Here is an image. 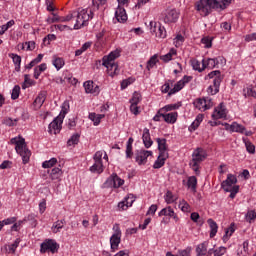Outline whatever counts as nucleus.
<instances>
[{
  "label": "nucleus",
  "mask_w": 256,
  "mask_h": 256,
  "mask_svg": "<svg viewBox=\"0 0 256 256\" xmlns=\"http://www.w3.org/2000/svg\"><path fill=\"white\" fill-rule=\"evenodd\" d=\"M233 3V0H199L196 2V11L206 17L208 13L211 12V9H217L218 11H223Z\"/></svg>",
  "instance_id": "1"
},
{
  "label": "nucleus",
  "mask_w": 256,
  "mask_h": 256,
  "mask_svg": "<svg viewBox=\"0 0 256 256\" xmlns=\"http://www.w3.org/2000/svg\"><path fill=\"white\" fill-rule=\"evenodd\" d=\"M119 57H121V51L116 49L102 58V65L106 68L109 77L119 75V65L115 62Z\"/></svg>",
  "instance_id": "2"
},
{
  "label": "nucleus",
  "mask_w": 256,
  "mask_h": 256,
  "mask_svg": "<svg viewBox=\"0 0 256 256\" xmlns=\"http://www.w3.org/2000/svg\"><path fill=\"white\" fill-rule=\"evenodd\" d=\"M12 145H15V151L19 156L22 157V161L25 164L29 163V159H31V151L27 148V144H25V139L21 137H15L10 140Z\"/></svg>",
  "instance_id": "3"
},
{
  "label": "nucleus",
  "mask_w": 256,
  "mask_h": 256,
  "mask_svg": "<svg viewBox=\"0 0 256 256\" xmlns=\"http://www.w3.org/2000/svg\"><path fill=\"white\" fill-rule=\"evenodd\" d=\"M93 17V11L91 9H81L78 11L75 19L74 29H81V27H85L91 18Z\"/></svg>",
  "instance_id": "4"
},
{
  "label": "nucleus",
  "mask_w": 256,
  "mask_h": 256,
  "mask_svg": "<svg viewBox=\"0 0 256 256\" xmlns=\"http://www.w3.org/2000/svg\"><path fill=\"white\" fill-rule=\"evenodd\" d=\"M121 237H123L121 226L115 223L112 227V235L110 237V249L112 253H115V251H119V245H121Z\"/></svg>",
  "instance_id": "5"
},
{
  "label": "nucleus",
  "mask_w": 256,
  "mask_h": 256,
  "mask_svg": "<svg viewBox=\"0 0 256 256\" xmlns=\"http://www.w3.org/2000/svg\"><path fill=\"white\" fill-rule=\"evenodd\" d=\"M207 159V152L202 148H197L192 154V160L190 162V167L196 172V175L199 173V163Z\"/></svg>",
  "instance_id": "6"
},
{
  "label": "nucleus",
  "mask_w": 256,
  "mask_h": 256,
  "mask_svg": "<svg viewBox=\"0 0 256 256\" xmlns=\"http://www.w3.org/2000/svg\"><path fill=\"white\" fill-rule=\"evenodd\" d=\"M125 185V180L119 177L116 173L110 175L103 184L105 189H119Z\"/></svg>",
  "instance_id": "7"
},
{
  "label": "nucleus",
  "mask_w": 256,
  "mask_h": 256,
  "mask_svg": "<svg viewBox=\"0 0 256 256\" xmlns=\"http://www.w3.org/2000/svg\"><path fill=\"white\" fill-rule=\"evenodd\" d=\"M227 115H229V110L225 103L221 102L216 107L211 114V119L214 121H219V119H227Z\"/></svg>",
  "instance_id": "8"
},
{
  "label": "nucleus",
  "mask_w": 256,
  "mask_h": 256,
  "mask_svg": "<svg viewBox=\"0 0 256 256\" xmlns=\"http://www.w3.org/2000/svg\"><path fill=\"white\" fill-rule=\"evenodd\" d=\"M149 27H150V33L152 35H155L157 39H165V37H167V30L163 25H161V23L151 21L149 23Z\"/></svg>",
  "instance_id": "9"
},
{
  "label": "nucleus",
  "mask_w": 256,
  "mask_h": 256,
  "mask_svg": "<svg viewBox=\"0 0 256 256\" xmlns=\"http://www.w3.org/2000/svg\"><path fill=\"white\" fill-rule=\"evenodd\" d=\"M94 164L90 167L91 173H97L98 175L103 172V150H99L94 154Z\"/></svg>",
  "instance_id": "10"
},
{
  "label": "nucleus",
  "mask_w": 256,
  "mask_h": 256,
  "mask_svg": "<svg viewBox=\"0 0 256 256\" xmlns=\"http://www.w3.org/2000/svg\"><path fill=\"white\" fill-rule=\"evenodd\" d=\"M225 127L226 130L231 131V133H241V135H246V137H251V135H253V132L247 131L245 126L237 122H232L231 124L225 123Z\"/></svg>",
  "instance_id": "11"
},
{
  "label": "nucleus",
  "mask_w": 256,
  "mask_h": 256,
  "mask_svg": "<svg viewBox=\"0 0 256 256\" xmlns=\"http://www.w3.org/2000/svg\"><path fill=\"white\" fill-rule=\"evenodd\" d=\"M59 251V244L53 239H48L41 244V253H57Z\"/></svg>",
  "instance_id": "12"
},
{
  "label": "nucleus",
  "mask_w": 256,
  "mask_h": 256,
  "mask_svg": "<svg viewBox=\"0 0 256 256\" xmlns=\"http://www.w3.org/2000/svg\"><path fill=\"white\" fill-rule=\"evenodd\" d=\"M194 107L199 111H207L213 107V100L211 98H198L194 101Z\"/></svg>",
  "instance_id": "13"
},
{
  "label": "nucleus",
  "mask_w": 256,
  "mask_h": 256,
  "mask_svg": "<svg viewBox=\"0 0 256 256\" xmlns=\"http://www.w3.org/2000/svg\"><path fill=\"white\" fill-rule=\"evenodd\" d=\"M153 156V151L149 150H138L135 154V161L138 165H145L147 158Z\"/></svg>",
  "instance_id": "14"
},
{
  "label": "nucleus",
  "mask_w": 256,
  "mask_h": 256,
  "mask_svg": "<svg viewBox=\"0 0 256 256\" xmlns=\"http://www.w3.org/2000/svg\"><path fill=\"white\" fill-rule=\"evenodd\" d=\"M179 20V11L175 8H168L164 14V22L177 23Z\"/></svg>",
  "instance_id": "15"
},
{
  "label": "nucleus",
  "mask_w": 256,
  "mask_h": 256,
  "mask_svg": "<svg viewBox=\"0 0 256 256\" xmlns=\"http://www.w3.org/2000/svg\"><path fill=\"white\" fill-rule=\"evenodd\" d=\"M158 217H168V219H173L175 223H179V216L175 213V210L171 206L163 208L159 213Z\"/></svg>",
  "instance_id": "16"
},
{
  "label": "nucleus",
  "mask_w": 256,
  "mask_h": 256,
  "mask_svg": "<svg viewBox=\"0 0 256 256\" xmlns=\"http://www.w3.org/2000/svg\"><path fill=\"white\" fill-rule=\"evenodd\" d=\"M61 125H63V116H57L48 126L49 133L57 135L61 131Z\"/></svg>",
  "instance_id": "17"
},
{
  "label": "nucleus",
  "mask_w": 256,
  "mask_h": 256,
  "mask_svg": "<svg viewBox=\"0 0 256 256\" xmlns=\"http://www.w3.org/2000/svg\"><path fill=\"white\" fill-rule=\"evenodd\" d=\"M189 81H191V76H184L180 81H178L174 87L170 90L169 92V96L171 95H175V93H179V91H181V89H183V87H185V85L187 83H189Z\"/></svg>",
  "instance_id": "18"
},
{
  "label": "nucleus",
  "mask_w": 256,
  "mask_h": 256,
  "mask_svg": "<svg viewBox=\"0 0 256 256\" xmlns=\"http://www.w3.org/2000/svg\"><path fill=\"white\" fill-rule=\"evenodd\" d=\"M237 184V176L228 174L226 180L222 182V189L224 191H230L233 185Z\"/></svg>",
  "instance_id": "19"
},
{
  "label": "nucleus",
  "mask_w": 256,
  "mask_h": 256,
  "mask_svg": "<svg viewBox=\"0 0 256 256\" xmlns=\"http://www.w3.org/2000/svg\"><path fill=\"white\" fill-rule=\"evenodd\" d=\"M203 61H204L205 69H215V67H217L219 61H221V63H225V58H223V57L208 58V59H203Z\"/></svg>",
  "instance_id": "20"
},
{
  "label": "nucleus",
  "mask_w": 256,
  "mask_h": 256,
  "mask_svg": "<svg viewBox=\"0 0 256 256\" xmlns=\"http://www.w3.org/2000/svg\"><path fill=\"white\" fill-rule=\"evenodd\" d=\"M85 93H90L91 95H99L100 89L99 86L95 85L93 81H86L83 84Z\"/></svg>",
  "instance_id": "21"
},
{
  "label": "nucleus",
  "mask_w": 256,
  "mask_h": 256,
  "mask_svg": "<svg viewBox=\"0 0 256 256\" xmlns=\"http://www.w3.org/2000/svg\"><path fill=\"white\" fill-rule=\"evenodd\" d=\"M45 99H47V92L41 91L39 92L38 96L35 98L33 102V107L37 111L43 107V103H45Z\"/></svg>",
  "instance_id": "22"
},
{
  "label": "nucleus",
  "mask_w": 256,
  "mask_h": 256,
  "mask_svg": "<svg viewBox=\"0 0 256 256\" xmlns=\"http://www.w3.org/2000/svg\"><path fill=\"white\" fill-rule=\"evenodd\" d=\"M115 19L118 23H125L127 21V11L123 6H117L115 11Z\"/></svg>",
  "instance_id": "23"
},
{
  "label": "nucleus",
  "mask_w": 256,
  "mask_h": 256,
  "mask_svg": "<svg viewBox=\"0 0 256 256\" xmlns=\"http://www.w3.org/2000/svg\"><path fill=\"white\" fill-rule=\"evenodd\" d=\"M209 242L204 241L196 247V256H209Z\"/></svg>",
  "instance_id": "24"
},
{
  "label": "nucleus",
  "mask_w": 256,
  "mask_h": 256,
  "mask_svg": "<svg viewBox=\"0 0 256 256\" xmlns=\"http://www.w3.org/2000/svg\"><path fill=\"white\" fill-rule=\"evenodd\" d=\"M168 157H169V153L167 152L160 153L157 160L153 164V168L161 169V167L165 165V161L168 159Z\"/></svg>",
  "instance_id": "25"
},
{
  "label": "nucleus",
  "mask_w": 256,
  "mask_h": 256,
  "mask_svg": "<svg viewBox=\"0 0 256 256\" xmlns=\"http://www.w3.org/2000/svg\"><path fill=\"white\" fill-rule=\"evenodd\" d=\"M142 141L146 149H149L153 145V140H151V134L149 133L148 128H144L143 130Z\"/></svg>",
  "instance_id": "26"
},
{
  "label": "nucleus",
  "mask_w": 256,
  "mask_h": 256,
  "mask_svg": "<svg viewBox=\"0 0 256 256\" xmlns=\"http://www.w3.org/2000/svg\"><path fill=\"white\" fill-rule=\"evenodd\" d=\"M52 65H53V67H55V69L57 71H61V69H63V67H65V59H63L57 55H53L52 56Z\"/></svg>",
  "instance_id": "27"
},
{
  "label": "nucleus",
  "mask_w": 256,
  "mask_h": 256,
  "mask_svg": "<svg viewBox=\"0 0 256 256\" xmlns=\"http://www.w3.org/2000/svg\"><path fill=\"white\" fill-rule=\"evenodd\" d=\"M19 243H21V239L18 238L13 243L4 245V251L13 255L17 251V247H19Z\"/></svg>",
  "instance_id": "28"
},
{
  "label": "nucleus",
  "mask_w": 256,
  "mask_h": 256,
  "mask_svg": "<svg viewBox=\"0 0 256 256\" xmlns=\"http://www.w3.org/2000/svg\"><path fill=\"white\" fill-rule=\"evenodd\" d=\"M177 199H179V196L169 190L166 191V193L164 194V201L167 205H172V203H177Z\"/></svg>",
  "instance_id": "29"
},
{
  "label": "nucleus",
  "mask_w": 256,
  "mask_h": 256,
  "mask_svg": "<svg viewBox=\"0 0 256 256\" xmlns=\"http://www.w3.org/2000/svg\"><path fill=\"white\" fill-rule=\"evenodd\" d=\"M205 79H213V83H220L221 84V81H223V75H221V71L219 70H214L212 72H210L206 77Z\"/></svg>",
  "instance_id": "30"
},
{
  "label": "nucleus",
  "mask_w": 256,
  "mask_h": 256,
  "mask_svg": "<svg viewBox=\"0 0 256 256\" xmlns=\"http://www.w3.org/2000/svg\"><path fill=\"white\" fill-rule=\"evenodd\" d=\"M175 57H177V50L175 48H171L169 50V52L165 55H162L160 57V59L164 63H169V61H173V59H175Z\"/></svg>",
  "instance_id": "31"
},
{
  "label": "nucleus",
  "mask_w": 256,
  "mask_h": 256,
  "mask_svg": "<svg viewBox=\"0 0 256 256\" xmlns=\"http://www.w3.org/2000/svg\"><path fill=\"white\" fill-rule=\"evenodd\" d=\"M177 117H179L177 112H170L163 115L165 123H170L171 125L177 123Z\"/></svg>",
  "instance_id": "32"
},
{
  "label": "nucleus",
  "mask_w": 256,
  "mask_h": 256,
  "mask_svg": "<svg viewBox=\"0 0 256 256\" xmlns=\"http://www.w3.org/2000/svg\"><path fill=\"white\" fill-rule=\"evenodd\" d=\"M88 118L93 122L94 127H97L101 123V119L105 118V114H97L92 112L89 114Z\"/></svg>",
  "instance_id": "33"
},
{
  "label": "nucleus",
  "mask_w": 256,
  "mask_h": 256,
  "mask_svg": "<svg viewBox=\"0 0 256 256\" xmlns=\"http://www.w3.org/2000/svg\"><path fill=\"white\" fill-rule=\"evenodd\" d=\"M207 223L210 228V238L213 239V237L217 235V231H219V226L217 225V222L214 221L213 219H208Z\"/></svg>",
  "instance_id": "34"
},
{
  "label": "nucleus",
  "mask_w": 256,
  "mask_h": 256,
  "mask_svg": "<svg viewBox=\"0 0 256 256\" xmlns=\"http://www.w3.org/2000/svg\"><path fill=\"white\" fill-rule=\"evenodd\" d=\"M63 177V170L61 168H53L50 173V178L52 181H61Z\"/></svg>",
  "instance_id": "35"
},
{
  "label": "nucleus",
  "mask_w": 256,
  "mask_h": 256,
  "mask_svg": "<svg viewBox=\"0 0 256 256\" xmlns=\"http://www.w3.org/2000/svg\"><path fill=\"white\" fill-rule=\"evenodd\" d=\"M233 233H235V224H231L228 228L225 229V234L222 237L223 243H227L231 239Z\"/></svg>",
  "instance_id": "36"
},
{
  "label": "nucleus",
  "mask_w": 256,
  "mask_h": 256,
  "mask_svg": "<svg viewBox=\"0 0 256 256\" xmlns=\"http://www.w3.org/2000/svg\"><path fill=\"white\" fill-rule=\"evenodd\" d=\"M203 114H198L192 124L189 126V131H195L201 123H203Z\"/></svg>",
  "instance_id": "37"
},
{
  "label": "nucleus",
  "mask_w": 256,
  "mask_h": 256,
  "mask_svg": "<svg viewBox=\"0 0 256 256\" xmlns=\"http://www.w3.org/2000/svg\"><path fill=\"white\" fill-rule=\"evenodd\" d=\"M203 114H198L192 124L189 126V131H195L201 123H203Z\"/></svg>",
  "instance_id": "38"
},
{
  "label": "nucleus",
  "mask_w": 256,
  "mask_h": 256,
  "mask_svg": "<svg viewBox=\"0 0 256 256\" xmlns=\"http://www.w3.org/2000/svg\"><path fill=\"white\" fill-rule=\"evenodd\" d=\"M227 253V248L220 246L216 249H209L208 250V256L214 255V256H223Z\"/></svg>",
  "instance_id": "39"
},
{
  "label": "nucleus",
  "mask_w": 256,
  "mask_h": 256,
  "mask_svg": "<svg viewBox=\"0 0 256 256\" xmlns=\"http://www.w3.org/2000/svg\"><path fill=\"white\" fill-rule=\"evenodd\" d=\"M191 65L194 71H198L199 73H201L202 71H205V63L203 60L201 64V62H199L197 59H193L191 60Z\"/></svg>",
  "instance_id": "40"
},
{
  "label": "nucleus",
  "mask_w": 256,
  "mask_h": 256,
  "mask_svg": "<svg viewBox=\"0 0 256 256\" xmlns=\"http://www.w3.org/2000/svg\"><path fill=\"white\" fill-rule=\"evenodd\" d=\"M63 227H65V219L54 222L51 231L52 233H59Z\"/></svg>",
  "instance_id": "41"
},
{
  "label": "nucleus",
  "mask_w": 256,
  "mask_h": 256,
  "mask_svg": "<svg viewBox=\"0 0 256 256\" xmlns=\"http://www.w3.org/2000/svg\"><path fill=\"white\" fill-rule=\"evenodd\" d=\"M181 107V102H177L174 104H167L166 106L162 107L160 111L169 113V111H176V109H179Z\"/></svg>",
  "instance_id": "42"
},
{
  "label": "nucleus",
  "mask_w": 256,
  "mask_h": 256,
  "mask_svg": "<svg viewBox=\"0 0 256 256\" xmlns=\"http://www.w3.org/2000/svg\"><path fill=\"white\" fill-rule=\"evenodd\" d=\"M219 80H216V82H213V85H210L207 89V93L209 95H217L219 93V87H220Z\"/></svg>",
  "instance_id": "43"
},
{
  "label": "nucleus",
  "mask_w": 256,
  "mask_h": 256,
  "mask_svg": "<svg viewBox=\"0 0 256 256\" xmlns=\"http://www.w3.org/2000/svg\"><path fill=\"white\" fill-rule=\"evenodd\" d=\"M156 142L158 143L160 153H167V140L165 138H157Z\"/></svg>",
  "instance_id": "44"
},
{
  "label": "nucleus",
  "mask_w": 256,
  "mask_h": 256,
  "mask_svg": "<svg viewBox=\"0 0 256 256\" xmlns=\"http://www.w3.org/2000/svg\"><path fill=\"white\" fill-rule=\"evenodd\" d=\"M178 207L182 213H191V205H189V203L183 199L180 200Z\"/></svg>",
  "instance_id": "45"
},
{
  "label": "nucleus",
  "mask_w": 256,
  "mask_h": 256,
  "mask_svg": "<svg viewBox=\"0 0 256 256\" xmlns=\"http://www.w3.org/2000/svg\"><path fill=\"white\" fill-rule=\"evenodd\" d=\"M10 57L15 65V71L21 70V56L17 54H10Z\"/></svg>",
  "instance_id": "46"
},
{
  "label": "nucleus",
  "mask_w": 256,
  "mask_h": 256,
  "mask_svg": "<svg viewBox=\"0 0 256 256\" xmlns=\"http://www.w3.org/2000/svg\"><path fill=\"white\" fill-rule=\"evenodd\" d=\"M187 186L189 189H191V191H196L197 190V177H195V176L188 177Z\"/></svg>",
  "instance_id": "47"
},
{
  "label": "nucleus",
  "mask_w": 256,
  "mask_h": 256,
  "mask_svg": "<svg viewBox=\"0 0 256 256\" xmlns=\"http://www.w3.org/2000/svg\"><path fill=\"white\" fill-rule=\"evenodd\" d=\"M80 137L81 136L79 134H73L67 141L68 147H75V145H78Z\"/></svg>",
  "instance_id": "48"
},
{
  "label": "nucleus",
  "mask_w": 256,
  "mask_h": 256,
  "mask_svg": "<svg viewBox=\"0 0 256 256\" xmlns=\"http://www.w3.org/2000/svg\"><path fill=\"white\" fill-rule=\"evenodd\" d=\"M69 101H64L62 106H61V112L58 115V117H62V119H65V115L69 113Z\"/></svg>",
  "instance_id": "49"
},
{
  "label": "nucleus",
  "mask_w": 256,
  "mask_h": 256,
  "mask_svg": "<svg viewBox=\"0 0 256 256\" xmlns=\"http://www.w3.org/2000/svg\"><path fill=\"white\" fill-rule=\"evenodd\" d=\"M243 143L245 144L246 150L248 153H255V145L249 141L247 138H242Z\"/></svg>",
  "instance_id": "50"
},
{
  "label": "nucleus",
  "mask_w": 256,
  "mask_h": 256,
  "mask_svg": "<svg viewBox=\"0 0 256 256\" xmlns=\"http://www.w3.org/2000/svg\"><path fill=\"white\" fill-rule=\"evenodd\" d=\"M55 165H57V158H51L42 163L43 169H51V167H55Z\"/></svg>",
  "instance_id": "51"
},
{
  "label": "nucleus",
  "mask_w": 256,
  "mask_h": 256,
  "mask_svg": "<svg viewBox=\"0 0 256 256\" xmlns=\"http://www.w3.org/2000/svg\"><path fill=\"white\" fill-rule=\"evenodd\" d=\"M159 59H157V55L152 56L149 61L147 62V66L146 69L148 71H151V69H153V67H155L158 63Z\"/></svg>",
  "instance_id": "52"
},
{
  "label": "nucleus",
  "mask_w": 256,
  "mask_h": 256,
  "mask_svg": "<svg viewBox=\"0 0 256 256\" xmlns=\"http://www.w3.org/2000/svg\"><path fill=\"white\" fill-rule=\"evenodd\" d=\"M245 219L248 223H253V221H255L256 219V212L255 210H250L246 213L245 215Z\"/></svg>",
  "instance_id": "53"
},
{
  "label": "nucleus",
  "mask_w": 256,
  "mask_h": 256,
  "mask_svg": "<svg viewBox=\"0 0 256 256\" xmlns=\"http://www.w3.org/2000/svg\"><path fill=\"white\" fill-rule=\"evenodd\" d=\"M130 103L132 105H139V103H141V93L139 92H134L131 100H130Z\"/></svg>",
  "instance_id": "54"
},
{
  "label": "nucleus",
  "mask_w": 256,
  "mask_h": 256,
  "mask_svg": "<svg viewBox=\"0 0 256 256\" xmlns=\"http://www.w3.org/2000/svg\"><path fill=\"white\" fill-rule=\"evenodd\" d=\"M24 51H33L35 49V41H28L22 44Z\"/></svg>",
  "instance_id": "55"
},
{
  "label": "nucleus",
  "mask_w": 256,
  "mask_h": 256,
  "mask_svg": "<svg viewBox=\"0 0 256 256\" xmlns=\"http://www.w3.org/2000/svg\"><path fill=\"white\" fill-rule=\"evenodd\" d=\"M21 93V87L19 85L14 86L11 92V99H19V95Z\"/></svg>",
  "instance_id": "56"
},
{
  "label": "nucleus",
  "mask_w": 256,
  "mask_h": 256,
  "mask_svg": "<svg viewBox=\"0 0 256 256\" xmlns=\"http://www.w3.org/2000/svg\"><path fill=\"white\" fill-rule=\"evenodd\" d=\"M190 219L194 222L197 223V225H203V221H201V217L199 216V213L193 212L190 215Z\"/></svg>",
  "instance_id": "57"
},
{
  "label": "nucleus",
  "mask_w": 256,
  "mask_h": 256,
  "mask_svg": "<svg viewBox=\"0 0 256 256\" xmlns=\"http://www.w3.org/2000/svg\"><path fill=\"white\" fill-rule=\"evenodd\" d=\"M135 195L133 194H128L125 198L124 201H126L128 207H132L133 203H135Z\"/></svg>",
  "instance_id": "58"
},
{
  "label": "nucleus",
  "mask_w": 256,
  "mask_h": 256,
  "mask_svg": "<svg viewBox=\"0 0 256 256\" xmlns=\"http://www.w3.org/2000/svg\"><path fill=\"white\" fill-rule=\"evenodd\" d=\"M183 41H185V38H183L182 35H177L175 38H174V45L175 47H181L183 45Z\"/></svg>",
  "instance_id": "59"
},
{
  "label": "nucleus",
  "mask_w": 256,
  "mask_h": 256,
  "mask_svg": "<svg viewBox=\"0 0 256 256\" xmlns=\"http://www.w3.org/2000/svg\"><path fill=\"white\" fill-rule=\"evenodd\" d=\"M201 43L204 45L205 49H211L213 45L212 40L209 37L202 38Z\"/></svg>",
  "instance_id": "60"
},
{
  "label": "nucleus",
  "mask_w": 256,
  "mask_h": 256,
  "mask_svg": "<svg viewBox=\"0 0 256 256\" xmlns=\"http://www.w3.org/2000/svg\"><path fill=\"white\" fill-rule=\"evenodd\" d=\"M92 3L96 9H101V7L107 5V0H93Z\"/></svg>",
  "instance_id": "61"
},
{
  "label": "nucleus",
  "mask_w": 256,
  "mask_h": 256,
  "mask_svg": "<svg viewBox=\"0 0 256 256\" xmlns=\"http://www.w3.org/2000/svg\"><path fill=\"white\" fill-rule=\"evenodd\" d=\"M132 83H135V79L133 78L123 80L121 82V89H127V87H129V85H132Z\"/></svg>",
  "instance_id": "62"
},
{
  "label": "nucleus",
  "mask_w": 256,
  "mask_h": 256,
  "mask_svg": "<svg viewBox=\"0 0 256 256\" xmlns=\"http://www.w3.org/2000/svg\"><path fill=\"white\" fill-rule=\"evenodd\" d=\"M58 21H61V17L59 15L52 13V17L47 18V23H58Z\"/></svg>",
  "instance_id": "63"
},
{
  "label": "nucleus",
  "mask_w": 256,
  "mask_h": 256,
  "mask_svg": "<svg viewBox=\"0 0 256 256\" xmlns=\"http://www.w3.org/2000/svg\"><path fill=\"white\" fill-rule=\"evenodd\" d=\"M178 255L179 256H189V255H191V248H186V249H183V250H179Z\"/></svg>",
  "instance_id": "64"
}]
</instances>
